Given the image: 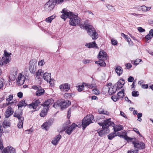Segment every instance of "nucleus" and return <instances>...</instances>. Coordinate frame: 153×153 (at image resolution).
Segmentation results:
<instances>
[{
	"label": "nucleus",
	"mask_w": 153,
	"mask_h": 153,
	"mask_svg": "<svg viewBox=\"0 0 153 153\" xmlns=\"http://www.w3.org/2000/svg\"><path fill=\"white\" fill-rule=\"evenodd\" d=\"M85 30H87L88 33L93 39L95 40L98 38V34L92 26L88 24L86 25Z\"/></svg>",
	"instance_id": "obj_1"
},
{
	"label": "nucleus",
	"mask_w": 153,
	"mask_h": 153,
	"mask_svg": "<svg viewBox=\"0 0 153 153\" xmlns=\"http://www.w3.org/2000/svg\"><path fill=\"white\" fill-rule=\"evenodd\" d=\"M94 119V116L92 114L88 115L82 120V126L83 130H84L86 127L90 123H92V120Z\"/></svg>",
	"instance_id": "obj_2"
},
{
	"label": "nucleus",
	"mask_w": 153,
	"mask_h": 153,
	"mask_svg": "<svg viewBox=\"0 0 153 153\" xmlns=\"http://www.w3.org/2000/svg\"><path fill=\"white\" fill-rule=\"evenodd\" d=\"M70 20L69 21L70 25L73 26H76L78 25L80 21V18L77 15L73 14L71 15L70 18Z\"/></svg>",
	"instance_id": "obj_3"
},
{
	"label": "nucleus",
	"mask_w": 153,
	"mask_h": 153,
	"mask_svg": "<svg viewBox=\"0 0 153 153\" xmlns=\"http://www.w3.org/2000/svg\"><path fill=\"white\" fill-rule=\"evenodd\" d=\"M111 118H109L104 120V122L102 123L98 122V124L100 126H102V129H104V128H107L109 127L110 126H111L114 124V123L111 121Z\"/></svg>",
	"instance_id": "obj_4"
},
{
	"label": "nucleus",
	"mask_w": 153,
	"mask_h": 153,
	"mask_svg": "<svg viewBox=\"0 0 153 153\" xmlns=\"http://www.w3.org/2000/svg\"><path fill=\"white\" fill-rule=\"evenodd\" d=\"M53 0H49L46 3L44 7L46 11H50L52 10L55 5V2L53 1Z\"/></svg>",
	"instance_id": "obj_5"
},
{
	"label": "nucleus",
	"mask_w": 153,
	"mask_h": 153,
	"mask_svg": "<svg viewBox=\"0 0 153 153\" xmlns=\"http://www.w3.org/2000/svg\"><path fill=\"white\" fill-rule=\"evenodd\" d=\"M61 12L62 14L61 16V18L63 19L64 21L65 20L68 18L70 19L73 13V12L70 11L66 8L63 9Z\"/></svg>",
	"instance_id": "obj_6"
},
{
	"label": "nucleus",
	"mask_w": 153,
	"mask_h": 153,
	"mask_svg": "<svg viewBox=\"0 0 153 153\" xmlns=\"http://www.w3.org/2000/svg\"><path fill=\"white\" fill-rule=\"evenodd\" d=\"M59 102V105L62 110L64 109L71 105V102L68 100H61Z\"/></svg>",
	"instance_id": "obj_7"
},
{
	"label": "nucleus",
	"mask_w": 153,
	"mask_h": 153,
	"mask_svg": "<svg viewBox=\"0 0 153 153\" xmlns=\"http://www.w3.org/2000/svg\"><path fill=\"white\" fill-rule=\"evenodd\" d=\"M77 126V125L74 123L69 127H68V126H66L65 127H64V129L65 130L67 128L65 131V133L70 135L71 134L73 130Z\"/></svg>",
	"instance_id": "obj_8"
},
{
	"label": "nucleus",
	"mask_w": 153,
	"mask_h": 153,
	"mask_svg": "<svg viewBox=\"0 0 153 153\" xmlns=\"http://www.w3.org/2000/svg\"><path fill=\"white\" fill-rule=\"evenodd\" d=\"M133 144L136 149H143L145 148V144L142 141H139L136 143L133 142Z\"/></svg>",
	"instance_id": "obj_9"
},
{
	"label": "nucleus",
	"mask_w": 153,
	"mask_h": 153,
	"mask_svg": "<svg viewBox=\"0 0 153 153\" xmlns=\"http://www.w3.org/2000/svg\"><path fill=\"white\" fill-rule=\"evenodd\" d=\"M108 57L107 53L103 50L100 51L98 56V58L99 60H106L108 59Z\"/></svg>",
	"instance_id": "obj_10"
},
{
	"label": "nucleus",
	"mask_w": 153,
	"mask_h": 153,
	"mask_svg": "<svg viewBox=\"0 0 153 153\" xmlns=\"http://www.w3.org/2000/svg\"><path fill=\"white\" fill-rule=\"evenodd\" d=\"M54 101L52 98L47 100L42 104H41V106H43L44 108H46L47 109H49L50 105H52L54 102Z\"/></svg>",
	"instance_id": "obj_11"
},
{
	"label": "nucleus",
	"mask_w": 153,
	"mask_h": 153,
	"mask_svg": "<svg viewBox=\"0 0 153 153\" xmlns=\"http://www.w3.org/2000/svg\"><path fill=\"white\" fill-rule=\"evenodd\" d=\"M59 88L62 91L68 92L70 89V86L68 83H65L60 85Z\"/></svg>",
	"instance_id": "obj_12"
},
{
	"label": "nucleus",
	"mask_w": 153,
	"mask_h": 153,
	"mask_svg": "<svg viewBox=\"0 0 153 153\" xmlns=\"http://www.w3.org/2000/svg\"><path fill=\"white\" fill-rule=\"evenodd\" d=\"M40 103L41 102L39 100H34L31 103L28 105V107L30 108V106H31L33 109H36L37 106H38L39 105H41Z\"/></svg>",
	"instance_id": "obj_13"
},
{
	"label": "nucleus",
	"mask_w": 153,
	"mask_h": 153,
	"mask_svg": "<svg viewBox=\"0 0 153 153\" xmlns=\"http://www.w3.org/2000/svg\"><path fill=\"white\" fill-rule=\"evenodd\" d=\"M11 54V53H8L6 50L4 51V55L5 57H2L4 63L6 64L9 62L10 56Z\"/></svg>",
	"instance_id": "obj_14"
},
{
	"label": "nucleus",
	"mask_w": 153,
	"mask_h": 153,
	"mask_svg": "<svg viewBox=\"0 0 153 153\" xmlns=\"http://www.w3.org/2000/svg\"><path fill=\"white\" fill-rule=\"evenodd\" d=\"M16 149L11 146H8L3 149L1 153H16Z\"/></svg>",
	"instance_id": "obj_15"
},
{
	"label": "nucleus",
	"mask_w": 153,
	"mask_h": 153,
	"mask_svg": "<svg viewBox=\"0 0 153 153\" xmlns=\"http://www.w3.org/2000/svg\"><path fill=\"white\" fill-rule=\"evenodd\" d=\"M107 128H104V129H102V130L100 131H99V130H97L96 131H97V132L98 134V135L102 137L105 134L109 133L110 130L109 129V127H107Z\"/></svg>",
	"instance_id": "obj_16"
},
{
	"label": "nucleus",
	"mask_w": 153,
	"mask_h": 153,
	"mask_svg": "<svg viewBox=\"0 0 153 153\" xmlns=\"http://www.w3.org/2000/svg\"><path fill=\"white\" fill-rule=\"evenodd\" d=\"M22 110L19 112L16 111L13 114V116L17 117L19 120L24 121V117L22 116Z\"/></svg>",
	"instance_id": "obj_17"
},
{
	"label": "nucleus",
	"mask_w": 153,
	"mask_h": 153,
	"mask_svg": "<svg viewBox=\"0 0 153 153\" xmlns=\"http://www.w3.org/2000/svg\"><path fill=\"white\" fill-rule=\"evenodd\" d=\"M13 109L10 106H9L7 108L6 112V114H5V117H9L13 114Z\"/></svg>",
	"instance_id": "obj_18"
},
{
	"label": "nucleus",
	"mask_w": 153,
	"mask_h": 153,
	"mask_svg": "<svg viewBox=\"0 0 153 153\" xmlns=\"http://www.w3.org/2000/svg\"><path fill=\"white\" fill-rule=\"evenodd\" d=\"M125 83L124 79H121L117 83V86H116V87L119 90L123 87Z\"/></svg>",
	"instance_id": "obj_19"
},
{
	"label": "nucleus",
	"mask_w": 153,
	"mask_h": 153,
	"mask_svg": "<svg viewBox=\"0 0 153 153\" xmlns=\"http://www.w3.org/2000/svg\"><path fill=\"white\" fill-rule=\"evenodd\" d=\"M62 137L60 134H59L54 137V140L52 141V143L54 145H56L58 143V142Z\"/></svg>",
	"instance_id": "obj_20"
},
{
	"label": "nucleus",
	"mask_w": 153,
	"mask_h": 153,
	"mask_svg": "<svg viewBox=\"0 0 153 153\" xmlns=\"http://www.w3.org/2000/svg\"><path fill=\"white\" fill-rule=\"evenodd\" d=\"M85 46L87 47L88 48H98L97 44L96 43L95 41L91 42L86 43L85 45Z\"/></svg>",
	"instance_id": "obj_21"
},
{
	"label": "nucleus",
	"mask_w": 153,
	"mask_h": 153,
	"mask_svg": "<svg viewBox=\"0 0 153 153\" xmlns=\"http://www.w3.org/2000/svg\"><path fill=\"white\" fill-rule=\"evenodd\" d=\"M114 87V86H113V88L110 87L109 88L108 87V92L110 95H112L116 93L117 90H118L117 88H115Z\"/></svg>",
	"instance_id": "obj_22"
},
{
	"label": "nucleus",
	"mask_w": 153,
	"mask_h": 153,
	"mask_svg": "<svg viewBox=\"0 0 153 153\" xmlns=\"http://www.w3.org/2000/svg\"><path fill=\"white\" fill-rule=\"evenodd\" d=\"M114 69L115 72L119 76L123 73V70L120 66H115V68Z\"/></svg>",
	"instance_id": "obj_23"
},
{
	"label": "nucleus",
	"mask_w": 153,
	"mask_h": 153,
	"mask_svg": "<svg viewBox=\"0 0 153 153\" xmlns=\"http://www.w3.org/2000/svg\"><path fill=\"white\" fill-rule=\"evenodd\" d=\"M45 91L44 89H42L41 87L40 86H39V89L36 92V95L39 96H40L44 94Z\"/></svg>",
	"instance_id": "obj_24"
},
{
	"label": "nucleus",
	"mask_w": 153,
	"mask_h": 153,
	"mask_svg": "<svg viewBox=\"0 0 153 153\" xmlns=\"http://www.w3.org/2000/svg\"><path fill=\"white\" fill-rule=\"evenodd\" d=\"M50 74L48 73H45L44 74L43 77L44 80L47 82H50V80L51 79V77Z\"/></svg>",
	"instance_id": "obj_25"
},
{
	"label": "nucleus",
	"mask_w": 153,
	"mask_h": 153,
	"mask_svg": "<svg viewBox=\"0 0 153 153\" xmlns=\"http://www.w3.org/2000/svg\"><path fill=\"white\" fill-rule=\"evenodd\" d=\"M125 90L123 89L121 91L119 92L117 94L118 97L119 98V99L122 100L124 97Z\"/></svg>",
	"instance_id": "obj_26"
},
{
	"label": "nucleus",
	"mask_w": 153,
	"mask_h": 153,
	"mask_svg": "<svg viewBox=\"0 0 153 153\" xmlns=\"http://www.w3.org/2000/svg\"><path fill=\"white\" fill-rule=\"evenodd\" d=\"M113 127L114 131L116 133L118 131L123 130V126L120 125H116L115 126H113Z\"/></svg>",
	"instance_id": "obj_27"
},
{
	"label": "nucleus",
	"mask_w": 153,
	"mask_h": 153,
	"mask_svg": "<svg viewBox=\"0 0 153 153\" xmlns=\"http://www.w3.org/2000/svg\"><path fill=\"white\" fill-rule=\"evenodd\" d=\"M36 65L35 64L30 65L29 67V70L31 73L34 74L36 70Z\"/></svg>",
	"instance_id": "obj_28"
},
{
	"label": "nucleus",
	"mask_w": 153,
	"mask_h": 153,
	"mask_svg": "<svg viewBox=\"0 0 153 153\" xmlns=\"http://www.w3.org/2000/svg\"><path fill=\"white\" fill-rule=\"evenodd\" d=\"M46 108H44L40 113V116L42 117H44L47 114L48 110Z\"/></svg>",
	"instance_id": "obj_29"
},
{
	"label": "nucleus",
	"mask_w": 153,
	"mask_h": 153,
	"mask_svg": "<svg viewBox=\"0 0 153 153\" xmlns=\"http://www.w3.org/2000/svg\"><path fill=\"white\" fill-rule=\"evenodd\" d=\"M28 105L25 103V101L24 100H23L19 102L18 104L17 105L19 108L20 107H22L23 106H26Z\"/></svg>",
	"instance_id": "obj_30"
},
{
	"label": "nucleus",
	"mask_w": 153,
	"mask_h": 153,
	"mask_svg": "<svg viewBox=\"0 0 153 153\" xmlns=\"http://www.w3.org/2000/svg\"><path fill=\"white\" fill-rule=\"evenodd\" d=\"M3 126L4 128L10 127V123L9 120H4L3 123Z\"/></svg>",
	"instance_id": "obj_31"
},
{
	"label": "nucleus",
	"mask_w": 153,
	"mask_h": 153,
	"mask_svg": "<svg viewBox=\"0 0 153 153\" xmlns=\"http://www.w3.org/2000/svg\"><path fill=\"white\" fill-rule=\"evenodd\" d=\"M116 133L114 131L113 132H112L108 135V138L109 140H111L115 137L117 136L116 135Z\"/></svg>",
	"instance_id": "obj_32"
},
{
	"label": "nucleus",
	"mask_w": 153,
	"mask_h": 153,
	"mask_svg": "<svg viewBox=\"0 0 153 153\" xmlns=\"http://www.w3.org/2000/svg\"><path fill=\"white\" fill-rule=\"evenodd\" d=\"M49 125L47 122H45L42 125V127L45 128L46 130H48L51 126Z\"/></svg>",
	"instance_id": "obj_33"
},
{
	"label": "nucleus",
	"mask_w": 153,
	"mask_h": 153,
	"mask_svg": "<svg viewBox=\"0 0 153 153\" xmlns=\"http://www.w3.org/2000/svg\"><path fill=\"white\" fill-rule=\"evenodd\" d=\"M125 134V136H121L122 138H124L125 140H126L127 141H131L133 140V138H131L127 136L126 135V133Z\"/></svg>",
	"instance_id": "obj_34"
},
{
	"label": "nucleus",
	"mask_w": 153,
	"mask_h": 153,
	"mask_svg": "<svg viewBox=\"0 0 153 153\" xmlns=\"http://www.w3.org/2000/svg\"><path fill=\"white\" fill-rule=\"evenodd\" d=\"M2 135L1 130L0 129V149L2 150L3 149L4 146L3 144L2 139L1 138Z\"/></svg>",
	"instance_id": "obj_35"
},
{
	"label": "nucleus",
	"mask_w": 153,
	"mask_h": 153,
	"mask_svg": "<svg viewBox=\"0 0 153 153\" xmlns=\"http://www.w3.org/2000/svg\"><path fill=\"white\" fill-rule=\"evenodd\" d=\"M73 94L72 93H66L64 94V97L66 99H70L71 98Z\"/></svg>",
	"instance_id": "obj_36"
},
{
	"label": "nucleus",
	"mask_w": 153,
	"mask_h": 153,
	"mask_svg": "<svg viewBox=\"0 0 153 153\" xmlns=\"http://www.w3.org/2000/svg\"><path fill=\"white\" fill-rule=\"evenodd\" d=\"M142 60L141 59H136L134 61H131V63H133L134 64V65H138L139 63L141 61H142Z\"/></svg>",
	"instance_id": "obj_37"
},
{
	"label": "nucleus",
	"mask_w": 153,
	"mask_h": 153,
	"mask_svg": "<svg viewBox=\"0 0 153 153\" xmlns=\"http://www.w3.org/2000/svg\"><path fill=\"white\" fill-rule=\"evenodd\" d=\"M105 60H99L98 62H99V63H98V64L100 65V66H106V63L105 62Z\"/></svg>",
	"instance_id": "obj_38"
},
{
	"label": "nucleus",
	"mask_w": 153,
	"mask_h": 153,
	"mask_svg": "<svg viewBox=\"0 0 153 153\" xmlns=\"http://www.w3.org/2000/svg\"><path fill=\"white\" fill-rule=\"evenodd\" d=\"M98 112L100 114H102L106 115H108V112L107 111H104L101 109L98 110Z\"/></svg>",
	"instance_id": "obj_39"
},
{
	"label": "nucleus",
	"mask_w": 153,
	"mask_h": 153,
	"mask_svg": "<svg viewBox=\"0 0 153 153\" xmlns=\"http://www.w3.org/2000/svg\"><path fill=\"white\" fill-rule=\"evenodd\" d=\"M19 120V122L17 126L19 128H20L23 127V121H21L20 120Z\"/></svg>",
	"instance_id": "obj_40"
},
{
	"label": "nucleus",
	"mask_w": 153,
	"mask_h": 153,
	"mask_svg": "<svg viewBox=\"0 0 153 153\" xmlns=\"http://www.w3.org/2000/svg\"><path fill=\"white\" fill-rule=\"evenodd\" d=\"M119 98L118 97L117 95V96L113 95L111 97L112 100L114 102L117 101V100L119 99Z\"/></svg>",
	"instance_id": "obj_41"
},
{
	"label": "nucleus",
	"mask_w": 153,
	"mask_h": 153,
	"mask_svg": "<svg viewBox=\"0 0 153 153\" xmlns=\"http://www.w3.org/2000/svg\"><path fill=\"white\" fill-rule=\"evenodd\" d=\"M139 95V92L137 91H133L132 92V95L133 97H137Z\"/></svg>",
	"instance_id": "obj_42"
},
{
	"label": "nucleus",
	"mask_w": 153,
	"mask_h": 153,
	"mask_svg": "<svg viewBox=\"0 0 153 153\" xmlns=\"http://www.w3.org/2000/svg\"><path fill=\"white\" fill-rule=\"evenodd\" d=\"M54 121V119L53 118H50L46 122L49 124V125L51 126L53 123Z\"/></svg>",
	"instance_id": "obj_43"
},
{
	"label": "nucleus",
	"mask_w": 153,
	"mask_h": 153,
	"mask_svg": "<svg viewBox=\"0 0 153 153\" xmlns=\"http://www.w3.org/2000/svg\"><path fill=\"white\" fill-rule=\"evenodd\" d=\"M60 101H58L57 102H55L53 105V107H54L55 108H57L59 107H60L59 105Z\"/></svg>",
	"instance_id": "obj_44"
},
{
	"label": "nucleus",
	"mask_w": 153,
	"mask_h": 153,
	"mask_svg": "<svg viewBox=\"0 0 153 153\" xmlns=\"http://www.w3.org/2000/svg\"><path fill=\"white\" fill-rule=\"evenodd\" d=\"M24 76L23 77V75L22 74H20L19 75L18 77V80L17 82H20L21 80H22V79H24Z\"/></svg>",
	"instance_id": "obj_45"
},
{
	"label": "nucleus",
	"mask_w": 153,
	"mask_h": 153,
	"mask_svg": "<svg viewBox=\"0 0 153 153\" xmlns=\"http://www.w3.org/2000/svg\"><path fill=\"white\" fill-rule=\"evenodd\" d=\"M92 91H94V94H100V91H98L97 88H94L92 90Z\"/></svg>",
	"instance_id": "obj_46"
},
{
	"label": "nucleus",
	"mask_w": 153,
	"mask_h": 153,
	"mask_svg": "<svg viewBox=\"0 0 153 153\" xmlns=\"http://www.w3.org/2000/svg\"><path fill=\"white\" fill-rule=\"evenodd\" d=\"M111 43L112 45H116L117 44V41L114 39H111Z\"/></svg>",
	"instance_id": "obj_47"
},
{
	"label": "nucleus",
	"mask_w": 153,
	"mask_h": 153,
	"mask_svg": "<svg viewBox=\"0 0 153 153\" xmlns=\"http://www.w3.org/2000/svg\"><path fill=\"white\" fill-rule=\"evenodd\" d=\"M63 0H53V1L55 2V5L57 3L59 4L62 3L63 2Z\"/></svg>",
	"instance_id": "obj_48"
},
{
	"label": "nucleus",
	"mask_w": 153,
	"mask_h": 153,
	"mask_svg": "<svg viewBox=\"0 0 153 153\" xmlns=\"http://www.w3.org/2000/svg\"><path fill=\"white\" fill-rule=\"evenodd\" d=\"M73 107H72L71 108H70L68 110V111L67 112V117L68 119H69L70 117L71 116V109Z\"/></svg>",
	"instance_id": "obj_49"
},
{
	"label": "nucleus",
	"mask_w": 153,
	"mask_h": 153,
	"mask_svg": "<svg viewBox=\"0 0 153 153\" xmlns=\"http://www.w3.org/2000/svg\"><path fill=\"white\" fill-rule=\"evenodd\" d=\"M107 8L109 10L111 11H114V7L109 4H108L107 6Z\"/></svg>",
	"instance_id": "obj_50"
},
{
	"label": "nucleus",
	"mask_w": 153,
	"mask_h": 153,
	"mask_svg": "<svg viewBox=\"0 0 153 153\" xmlns=\"http://www.w3.org/2000/svg\"><path fill=\"white\" fill-rule=\"evenodd\" d=\"M85 86H87L89 88H92L94 87L93 85L92 84L88 83H85Z\"/></svg>",
	"instance_id": "obj_51"
},
{
	"label": "nucleus",
	"mask_w": 153,
	"mask_h": 153,
	"mask_svg": "<svg viewBox=\"0 0 153 153\" xmlns=\"http://www.w3.org/2000/svg\"><path fill=\"white\" fill-rule=\"evenodd\" d=\"M13 99V96L12 95L10 94L9 96V97L6 99L7 101L9 102L12 100Z\"/></svg>",
	"instance_id": "obj_52"
},
{
	"label": "nucleus",
	"mask_w": 153,
	"mask_h": 153,
	"mask_svg": "<svg viewBox=\"0 0 153 153\" xmlns=\"http://www.w3.org/2000/svg\"><path fill=\"white\" fill-rule=\"evenodd\" d=\"M133 130L137 134H138L140 136L142 137V136L141 134L140 133L138 130L137 128H133Z\"/></svg>",
	"instance_id": "obj_53"
},
{
	"label": "nucleus",
	"mask_w": 153,
	"mask_h": 153,
	"mask_svg": "<svg viewBox=\"0 0 153 153\" xmlns=\"http://www.w3.org/2000/svg\"><path fill=\"white\" fill-rule=\"evenodd\" d=\"M134 80V78L133 76H129L128 79V81L129 82H132Z\"/></svg>",
	"instance_id": "obj_54"
},
{
	"label": "nucleus",
	"mask_w": 153,
	"mask_h": 153,
	"mask_svg": "<svg viewBox=\"0 0 153 153\" xmlns=\"http://www.w3.org/2000/svg\"><path fill=\"white\" fill-rule=\"evenodd\" d=\"M84 86L83 85H82L81 86H79L78 87V90L79 92H81L83 88H84Z\"/></svg>",
	"instance_id": "obj_55"
},
{
	"label": "nucleus",
	"mask_w": 153,
	"mask_h": 153,
	"mask_svg": "<svg viewBox=\"0 0 153 153\" xmlns=\"http://www.w3.org/2000/svg\"><path fill=\"white\" fill-rule=\"evenodd\" d=\"M152 37L151 35L149 33L146 36L145 38L147 39V40L151 39Z\"/></svg>",
	"instance_id": "obj_56"
},
{
	"label": "nucleus",
	"mask_w": 153,
	"mask_h": 153,
	"mask_svg": "<svg viewBox=\"0 0 153 153\" xmlns=\"http://www.w3.org/2000/svg\"><path fill=\"white\" fill-rule=\"evenodd\" d=\"M90 62V61L88 59H84L83 60V63L84 64H86Z\"/></svg>",
	"instance_id": "obj_57"
},
{
	"label": "nucleus",
	"mask_w": 153,
	"mask_h": 153,
	"mask_svg": "<svg viewBox=\"0 0 153 153\" xmlns=\"http://www.w3.org/2000/svg\"><path fill=\"white\" fill-rule=\"evenodd\" d=\"M127 68V69H129L130 68H131L132 67V65L130 63H128L126 65Z\"/></svg>",
	"instance_id": "obj_58"
},
{
	"label": "nucleus",
	"mask_w": 153,
	"mask_h": 153,
	"mask_svg": "<svg viewBox=\"0 0 153 153\" xmlns=\"http://www.w3.org/2000/svg\"><path fill=\"white\" fill-rule=\"evenodd\" d=\"M138 30L140 32H143L145 31V30L141 27H138Z\"/></svg>",
	"instance_id": "obj_59"
},
{
	"label": "nucleus",
	"mask_w": 153,
	"mask_h": 153,
	"mask_svg": "<svg viewBox=\"0 0 153 153\" xmlns=\"http://www.w3.org/2000/svg\"><path fill=\"white\" fill-rule=\"evenodd\" d=\"M44 63L45 62L44 60H41V61L39 62L38 65H39L42 66L44 65Z\"/></svg>",
	"instance_id": "obj_60"
},
{
	"label": "nucleus",
	"mask_w": 153,
	"mask_h": 153,
	"mask_svg": "<svg viewBox=\"0 0 153 153\" xmlns=\"http://www.w3.org/2000/svg\"><path fill=\"white\" fill-rule=\"evenodd\" d=\"M18 97L20 98H21L22 97L23 93L21 92H19L17 94Z\"/></svg>",
	"instance_id": "obj_61"
},
{
	"label": "nucleus",
	"mask_w": 153,
	"mask_h": 153,
	"mask_svg": "<svg viewBox=\"0 0 153 153\" xmlns=\"http://www.w3.org/2000/svg\"><path fill=\"white\" fill-rule=\"evenodd\" d=\"M138 149H136L135 150L131 151V150L128 151L127 153H137Z\"/></svg>",
	"instance_id": "obj_62"
},
{
	"label": "nucleus",
	"mask_w": 153,
	"mask_h": 153,
	"mask_svg": "<svg viewBox=\"0 0 153 153\" xmlns=\"http://www.w3.org/2000/svg\"><path fill=\"white\" fill-rule=\"evenodd\" d=\"M142 7L141 10L143 11L146 12V10L147 7L145 5H143L141 6Z\"/></svg>",
	"instance_id": "obj_63"
},
{
	"label": "nucleus",
	"mask_w": 153,
	"mask_h": 153,
	"mask_svg": "<svg viewBox=\"0 0 153 153\" xmlns=\"http://www.w3.org/2000/svg\"><path fill=\"white\" fill-rule=\"evenodd\" d=\"M120 114L121 115L125 117L126 118H127V117L125 114L122 111H120Z\"/></svg>",
	"instance_id": "obj_64"
}]
</instances>
